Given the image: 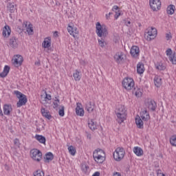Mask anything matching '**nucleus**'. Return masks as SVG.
Masks as SVG:
<instances>
[{
	"instance_id": "f257e3e1",
	"label": "nucleus",
	"mask_w": 176,
	"mask_h": 176,
	"mask_svg": "<svg viewBox=\"0 0 176 176\" xmlns=\"http://www.w3.org/2000/svg\"><path fill=\"white\" fill-rule=\"evenodd\" d=\"M116 114L117 116V122L120 124L123 123L124 120H126V118L127 116L124 106L122 104L119 105L118 108L116 110Z\"/></svg>"
},
{
	"instance_id": "f03ea898",
	"label": "nucleus",
	"mask_w": 176,
	"mask_h": 176,
	"mask_svg": "<svg viewBox=\"0 0 176 176\" xmlns=\"http://www.w3.org/2000/svg\"><path fill=\"white\" fill-rule=\"evenodd\" d=\"M96 32L98 36L100 38H107L108 36V28L105 25H101L100 22H97L96 24Z\"/></svg>"
},
{
	"instance_id": "7ed1b4c3",
	"label": "nucleus",
	"mask_w": 176,
	"mask_h": 176,
	"mask_svg": "<svg viewBox=\"0 0 176 176\" xmlns=\"http://www.w3.org/2000/svg\"><path fill=\"white\" fill-rule=\"evenodd\" d=\"M14 94H15L19 100L16 103L17 108H20L21 107H23V105H25L27 104V96L25 95L19 91H14Z\"/></svg>"
},
{
	"instance_id": "20e7f679",
	"label": "nucleus",
	"mask_w": 176,
	"mask_h": 176,
	"mask_svg": "<svg viewBox=\"0 0 176 176\" xmlns=\"http://www.w3.org/2000/svg\"><path fill=\"white\" fill-rule=\"evenodd\" d=\"M157 35V30L155 28H148L144 36L146 39V41H152L153 39H155Z\"/></svg>"
},
{
	"instance_id": "39448f33",
	"label": "nucleus",
	"mask_w": 176,
	"mask_h": 176,
	"mask_svg": "<svg viewBox=\"0 0 176 176\" xmlns=\"http://www.w3.org/2000/svg\"><path fill=\"white\" fill-rule=\"evenodd\" d=\"M104 151L101 149H98L94 151L93 157L96 162V163H103L104 160H105V157H104Z\"/></svg>"
},
{
	"instance_id": "423d86ee",
	"label": "nucleus",
	"mask_w": 176,
	"mask_h": 176,
	"mask_svg": "<svg viewBox=\"0 0 176 176\" xmlns=\"http://www.w3.org/2000/svg\"><path fill=\"white\" fill-rule=\"evenodd\" d=\"M124 155H126V151H124V148L123 147H118L113 154V158L116 162H120L123 157H124Z\"/></svg>"
},
{
	"instance_id": "0eeeda50",
	"label": "nucleus",
	"mask_w": 176,
	"mask_h": 176,
	"mask_svg": "<svg viewBox=\"0 0 176 176\" xmlns=\"http://www.w3.org/2000/svg\"><path fill=\"white\" fill-rule=\"evenodd\" d=\"M122 87L127 90V91H130L132 89H134V80L130 78H125L122 82Z\"/></svg>"
},
{
	"instance_id": "6e6552de",
	"label": "nucleus",
	"mask_w": 176,
	"mask_h": 176,
	"mask_svg": "<svg viewBox=\"0 0 176 176\" xmlns=\"http://www.w3.org/2000/svg\"><path fill=\"white\" fill-rule=\"evenodd\" d=\"M30 156L36 162L42 160V152L36 148L30 151Z\"/></svg>"
},
{
	"instance_id": "1a4fd4ad",
	"label": "nucleus",
	"mask_w": 176,
	"mask_h": 176,
	"mask_svg": "<svg viewBox=\"0 0 176 176\" xmlns=\"http://www.w3.org/2000/svg\"><path fill=\"white\" fill-rule=\"evenodd\" d=\"M150 6L154 12L160 10V6H162V2L160 0H150L149 1Z\"/></svg>"
},
{
	"instance_id": "9d476101",
	"label": "nucleus",
	"mask_w": 176,
	"mask_h": 176,
	"mask_svg": "<svg viewBox=\"0 0 176 176\" xmlns=\"http://www.w3.org/2000/svg\"><path fill=\"white\" fill-rule=\"evenodd\" d=\"M23 56L21 55H15L12 58V64L14 67H20L23 64Z\"/></svg>"
},
{
	"instance_id": "9b49d317",
	"label": "nucleus",
	"mask_w": 176,
	"mask_h": 176,
	"mask_svg": "<svg viewBox=\"0 0 176 176\" xmlns=\"http://www.w3.org/2000/svg\"><path fill=\"white\" fill-rule=\"evenodd\" d=\"M124 58H126V55H124L123 52H117L114 55V60L118 64L123 63L124 61Z\"/></svg>"
},
{
	"instance_id": "f8f14e48",
	"label": "nucleus",
	"mask_w": 176,
	"mask_h": 176,
	"mask_svg": "<svg viewBox=\"0 0 176 176\" xmlns=\"http://www.w3.org/2000/svg\"><path fill=\"white\" fill-rule=\"evenodd\" d=\"M23 27H25V28H26V31L28 35L34 34V29L32 28V24H31V22L24 21Z\"/></svg>"
},
{
	"instance_id": "ddd939ff",
	"label": "nucleus",
	"mask_w": 176,
	"mask_h": 176,
	"mask_svg": "<svg viewBox=\"0 0 176 176\" xmlns=\"http://www.w3.org/2000/svg\"><path fill=\"white\" fill-rule=\"evenodd\" d=\"M67 31L69 34H70V35H72V36H74V38H76V36H78V34H79L78 28L72 27L71 25L68 26Z\"/></svg>"
},
{
	"instance_id": "4468645a",
	"label": "nucleus",
	"mask_w": 176,
	"mask_h": 176,
	"mask_svg": "<svg viewBox=\"0 0 176 176\" xmlns=\"http://www.w3.org/2000/svg\"><path fill=\"white\" fill-rule=\"evenodd\" d=\"M76 113L78 116H84L85 110L82 108V103L78 102L76 108Z\"/></svg>"
},
{
	"instance_id": "2eb2a0df",
	"label": "nucleus",
	"mask_w": 176,
	"mask_h": 176,
	"mask_svg": "<svg viewBox=\"0 0 176 176\" xmlns=\"http://www.w3.org/2000/svg\"><path fill=\"white\" fill-rule=\"evenodd\" d=\"M140 117L141 118V119H142V120L144 122H148V120H149V119H151V116H149V113L146 110H142L140 112Z\"/></svg>"
},
{
	"instance_id": "dca6fc26",
	"label": "nucleus",
	"mask_w": 176,
	"mask_h": 176,
	"mask_svg": "<svg viewBox=\"0 0 176 176\" xmlns=\"http://www.w3.org/2000/svg\"><path fill=\"white\" fill-rule=\"evenodd\" d=\"M130 54L132 57H138L140 56V48L138 46H133L131 48Z\"/></svg>"
},
{
	"instance_id": "f3484780",
	"label": "nucleus",
	"mask_w": 176,
	"mask_h": 176,
	"mask_svg": "<svg viewBox=\"0 0 176 176\" xmlns=\"http://www.w3.org/2000/svg\"><path fill=\"white\" fill-rule=\"evenodd\" d=\"M11 32H12V30H10V27L9 25H6L3 28L2 35L4 38H9V36H10Z\"/></svg>"
},
{
	"instance_id": "a211bd4d",
	"label": "nucleus",
	"mask_w": 176,
	"mask_h": 176,
	"mask_svg": "<svg viewBox=\"0 0 176 176\" xmlns=\"http://www.w3.org/2000/svg\"><path fill=\"white\" fill-rule=\"evenodd\" d=\"M88 126L90 128L91 130L94 131L98 127V124L97 122L94 120H88Z\"/></svg>"
},
{
	"instance_id": "6ab92c4d",
	"label": "nucleus",
	"mask_w": 176,
	"mask_h": 176,
	"mask_svg": "<svg viewBox=\"0 0 176 176\" xmlns=\"http://www.w3.org/2000/svg\"><path fill=\"white\" fill-rule=\"evenodd\" d=\"M41 112L44 118L50 120L52 119V115H50V112L48 110H46L43 107H41Z\"/></svg>"
},
{
	"instance_id": "aec40b11",
	"label": "nucleus",
	"mask_w": 176,
	"mask_h": 176,
	"mask_svg": "<svg viewBox=\"0 0 176 176\" xmlns=\"http://www.w3.org/2000/svg\"><path fill=\"white\" fill-rule=\"evenodd\" d=\"M45 96H43V95H41V104H46L48 101H50L52 100V95L47 94L46 91H45Z\"/></svg>"
},
{
	"instance_id": "412c9836",
	"label": "nucleus",
	"mask_w": 176,
	"mask_h": 176,
	"mask_svg": "<svg viewBox=\"0 0 176 176\" xmlns=\"http://www.w3.org/2000/svg\"><path fill=\"white\" fill-rule=\"evenodd\" d=\"M135 123L138 129H144V121L139 116L135 118Z\"/></svg>"
},
{
	"instance_id": "4be33fe9",
	"label": "nucleus",
	"mask_w": 176,
	"mask_h": 176,
	"mask_svg": "<svg viewBox=\"0 0 176 176\" xmlns=\"http://www.w3.org/2000/svg\"><path fill=\"white\" fill-rule=\"evenodd\" d=\"M133 153L136 155V156H142L144 155V150L139 146H135L133 149Z\"/></svg>"
},
{
	"instance_id": "5701e85b",
	"label": "nucleus",
	"mask_w": 176,
	"mask_h": 176,
	"mask_svg": "<svg viewBox=\"0 0 176 176\" xmlns=\"http://www.w3.org/2000/svg\"><path fill=\"white\" fill-rule=\"evenodd\" d=\"M10 46L12 47V49H17L19 44L17 43V38L13 36L10 39Z\"/></svg>"
},
{
	"instance_id": "b1692460",
	"label": "nucleus",
	"mask_w": 176,
	"mask_h": 176,
	"mask_svg": "<svg viewBox=\"0 0 176 176\" xmlns=\"http://www.w3.org/2000/svg\"><path fill=\"white\" fill-rule=\"evenodd\" d=\"M13 109H12V105L10 104H5L3 107V113L4 115L9 116L10 115V112H12Z\"/></svg>"
},
{
	"instance_id": "393cba45",
	"label": "nucleus",
	"mask_w": 176,
	"mask_h": 176,
	"mask_svg": "<svg viewBox=\"0 0 176 176\" xmlns=\"http://www.w3.org/2000/svg\"><path fill=\"white\" fill-rule=\"evenodd\" d=\"M51 45H52V38L50 37L45 38L43 43V47L46 49L47 47H50Z\"/></svg>"
},
{
	"instance_id": "a878e982",
	"label": "nucleus",
	"mask_w": 176,
	"mask_h": 176,
	"mask_svg": "<svg viewBox=\"0 0 176 176\" xmlns=\"http://www.w3.org/2000/svg\"><path fill=\"white\" fill-rule=\"evenodd\" d=\"M9 71H10V67L8 65H6L4 67L3 71L0 73L1 78H6V76H8V74H9Z\"/></svg>"
},
{
	"instance_id": "bb28decb",
	"label": "nucleus",
	"mask_w": 176,
	"mask_h": 176,
	"mask_svg": "<svg viewBox=\"0 0 176 176\" xmlns=\"http://www.w3.org/2000/svg\"><path fill=\"white\" fill-rule=\"evenodd\" d=\"M73 77L74 78V80H76V82H79V80L82 79V73L78 70H75L73 74Z\"/></svg>"
},
{
	"instance_id": "cd10ccee",
	"label": "nucleus",
	"mask_w": 176,
	"mask_h": 176,
	"mask_svg": "<svg viewBox=\"0 0 176 176\" xmlns=\"http://www.w3.org/2000/svg\"><path fill=\"white\" fill-rule=\"evenodd\" d=\"M156 102H155L154 100H151L148 102V108L151 111H155L156 109Z\"/></svg>"
},
{
	"instance_id": "c85d7f7f",
	"label": "nucleus",
	"mask_w": 176,
	"mask_h": 176,
	"mask_svg": "<svg viewBox=\"0 0 176 176\" xmlns=\"http://www.w3.org/2000/svg\"><path fill=\"white\" fill-rule=\"evenodd\" d=\"M155 68L158 69V71H164V69H166V65L162 62H158L155 63Z\"/></svg>"
},
{
	"instance_id": "c756f323",
	"label": "nucleus",
	"mask_w": 176,
	"mask_h": 176,
	"mask_svg": "<svg viewBox=\"0 0 176 176\" xmlns=\"http://www.w3.org/2000/svg\"><path fill=\"white\" fill-rule=\"evenodd\" d=\"M35 138L41 144H46V138H45V136H42L41 135H36Z\"/></svg>"
},
{
	"instance_id": "7c9ffc66",
	"label": "nucleus",
	"mask_w": 176,
	"mask_h": 176,
	"mask_svg": "<svg viewBox=\"0 0 176 176\" xmlns=\"http://www.w3.org/2000/svg\"><path fill=\"white\" fill-rule=\"evenodd\" d=\"M154 84L157 87H160L162 86V78L160 76H155L154 78Z\"/></svg>"
},
{
	"instance_id": "2f4dec72",
	"label": "nucleus",
	"mask_w": 176,
	"mask_h": 176,
	"mask_svg": "<svg viewBox=\"0 0 176 176\" xmlns=\"http://www.w3.org/2000/svg\"><path fill=\"white\" fill-rule=\"evenodd\" d=\"M54 158V156L53 155V153H52L50 152L45 154V157H44V159L45 160V162H47V163L52 162V160Z\"/></svg>"
},
{
	"instance_id": "473e14b6",
	"label": "nucleus",
	"mask_w": 176,
	"mask_h": 176,
	"mask_svg": "<svg viewBox=\"0 0 176 176\" xmlns=\"http://www.w3.org/2000/svg\"><path fill=\"white\" fill-rule=\"evenodd\" d=\"M86 109L87 112L91 113V111L94 110V104H93L91 102H89L87 104Z\"/></svg>"
},
{
	"instance_id": "72a5a7b5",
	"label": "nucleus",
	"mask_w": 176,
	"mask_h": 176,
	"mask_svg": "<svg viewBox=\"0 0 176 176\" xmlns=\"http://www.w3.org/2000/svg\"><path fill=\"white\" fill-rule=\"evenodd\" d=\"M137 71L138 74H144V71H145L144 69V64L138 63L137 65Z\"/></svg>"
},
{
	"instance_id": "f704fd0d",
	"label": "nucleus",
	"mask_w": 176,
	"mask_h": 176,
	"mask_svg": "<svg viewBox=\"0 0 176 176\" xmlns=\"http://www.w3.org/2000/svg\"><path fill=\"white\" fill-rule=\"evenodd\" d=\"M175 6L174 5H170L167 8L168 14H174Z\"/></svg>"
},
{
	"instance_id": "c9c22d12",
	"label": "nucleus",
	"mask_w": 176,
	"mask_h": 176,
	"mask_svg": "<svg viewBox=\"0 0 176 176\" xmlns=\"http://www.w3.org/2000/svg\"><path fill=\"white\" fill-rule=\"evenodd\" d=\"M133 93L136 97H141V96H142V89L140 88H134Z\"/></svg>"
},
{
	"instance_id": "e433bc0d",
	"label": "nucleus",
	"mask_w": 176,
	"mask_h": 176,
	"mask_svg": "<svg viewBox=\"0 0 176 176\" xmlns=\"http://www.w3.org/2000/svg\"><path fill=\"white\" fill-rule=\"evenodd\" d=\"M68 151L72 156H75L76 153V148H75V147H74L73 146H70L68 147Z\"/></svg>"
},
{
	"instance_id": "4c0bfd02",
	"label": "nucleus",
	"mask_w": 176,
	"mask_h": 176,
	"mask_svg": "<svg viewBox=\"0 0 176 176\" xmlns=\"http://www.w3.org/2000/svg\"><path fill=\"white\" fill-rule=\"evenodd\" d=\"M170 144L172 146H176V135H173L170 138Z\"/></svg>"
},
{
	"instance_id": "58836bf2",
	"label": "nucleus",
	"mask_w": 176,
	"mask_h": 176,
	"mask_svg": "<svg viewBox=\"0 0 176 176\" xmlns=\"http://www.w3.org/2000/svg\"><path fill=\"white\" fill-rule=\"evenodd\" d=\"M8 8L10 13H13L16 10V7H14V4L12 3H8Z\"/></svg>"
},
{
	"instance_id": "ea45409f",
	"label": "nucleus",
	"mask_w": 176,
	"mask_h": 176,
	"mask_svg": "<svg viewBox=\"0 0 176 176\" xmlns=\"http://www.w3.org/2000/svg\"><path fill=\"white\" fill-rule=\"evenodd\" d=\"M34 176H45V173L39 170L34 173Z\"/></svg>"
},
{
	"instance_id": "a19ab883",
	"label": "nucleus",
	"mask_w": 176,
	"mask_h": 176,
	"mask_svg": "<svg viewBox=\"0 0 176 176\" xmlns=\"http://www.w3.org/2000/svg\"><path fill=\"white\" fill-rule=\"evenodd\" d=\"M105 38H102V40L98 39V43L100 47H104L105 46V41H104Z\"/></svg>"
},
{
	"instance_id": "79ce46f5",
	"label": "nucleus",
	"mask_w": 176,
	"mask_h": 176,
	"mask_svg": "<svg viewBox=\"0 0 176 176\" xmlns=\"http://www.w3.org/2000/svg\"><path fill=\"white\" fill-rule=\"evenodd\" d=\"M170 61H172L173 64H176V54L170 57Z\"/></svg>"
},
{
	"instance_id": "37998d69",
	"label": "nucleus",
	"mask_w": 176,
	"mask_h": 176,
	"mask_svg": "<svg viewBox=\"0 0 176 176\" xmlns=\"http://www.w3.org/2000/svg\"><path fill=\"white\" fill-rule=\"evenodd\" d=\"M166 41H170L173 38V36H171V32H168L166 34Z\"/></svg>"
},
{
	"instance_id": "c03bdc74",
	"label": "nucleus",
	"mask_w": 176,
	"mask_h": 176,
	"mask_svg": "<svg viewBox=\"0 0 176 176\" xmlns=\"http://www.w3.org/2000/svg\"><path fill=\"white\" fill-rule=\"evenodd\" d=\"M58 113L60 116H64L65 113H64V106L62 107V108L58 111Z\"/></svg>"
},
{
	"instance_id": "a18cd8bd",
	"label": "nucleus",
	"mask_w": 176,
	"mask_h": 176,
	"mask_svg": "<svg viewBox=\"0 0 176 176\" xmlns=\"http://www.w3.org/2000/svg\"><path fill=\"white\" fill-rule=\"evenodd\" d=\"M60 103V100L57 99V100H55L54 102V108H57V107H58V104Z\"/></svg>"
},
{
	"instance_id": "49530a36",
	"label": "nucleus",
	"mask_w": 176,
	"mask_h": 176,
	"mask_svg": "<svg viewBox=\"0 0 176 176\" xmlns=\"http://www.w3.org/2000/svg\"><path fill=\"white\" fill-rule=\"evenodd\" d=\"M171 53H173V51L171 50V49H168L166 50V55L167 56H171Z\"/></svg>"
},
{
	"instance_id": "de8ad7c7",
	"label": "nucleus",
	"mask_w": 176,
	"mask_h": 176,
	"mask_svg": "<svg viewBox=\"0 0 176 176\" xmlns=\"http://www.w3.org/2000/svg\"><path fill=\"white\" fill-rule=\"evenodd\" d=\"M119 16H120V12H116L115 19H118Z\"/></svg>"
},
{
	"instance_id": "09e8293b",
	"label": "nucleus",
	"mask_w": 176,
	"mask_h": 176,
	"mask_svg": "<svg viewBox=\"0 0 176 176\" xmlns=\"http://www.w3.org/2000/svg\"><path fill=\"white\" fill-rule=\"evenodd\" d=\"M119 9V7L118 6H114L112 8V10L115 12L116 10H118Z\"/></svg>"
},
{
	"instance_id": "8fccbe9b",
	"label": "nucleus",
	"mask_w": 176,
	"mask_h": 176,
	"mask_svg": "<svg viewBox=\"0 0 176 176\" xmlns=\"http://www.w3.org/2000/svg\"><path fill=\"white\" fill-rule=\"evenodd\" d=\"M130 24H131V22L130 21H126L125 22V25H126L127 27H129V25Z\"/></svg>"
},
{
	"instance_id": "3c124183",
	"label": "nucleus",
	"mask_w": 176,
	"mask_h": 176,
	"mask_svg": "<svg viewBox=\"0 0 176 176\" xmlns=\"http://www.w3.org/2000/svg\"><path fill=\"white\" fill-rule=\"evenodd\" d=\"M112 14V13L109 12V14H106V19L108 20L109 19V16Z\"/></svg>"
},
{
	"instance_id": "603ef678",
	"label": "nucleus",
	"mask_w": 176,
	"mask_h": 176,
	"mask_svg": "<svg viewBox=\"0 0 176 176\" xmlns=\"http://www.w3.org/2000/svg\"><path fill=\"white\" fill-rule=\"evenodd\" d=\"M92 176H100V173L96 172Z\"/></svg>"
},
{
	"instance_id": "864d4df0",
	"label": "nucleus",
	"mask_w": 176,
	"mask_h": 176,
	"mask_svg": "<svg viewBox=\"0 0 176 176\" xmlns=\"http://www.w3.org/2000/svg\"><path fill=\"white\" fill-rule=\"evenodd\" d=\"M157 176H166V175L162 173H157Z\"/></svg>"
},
{
	"instance_id": "5fc2aeb1",
	"label": "nucleus",
	"mask_w": 176,
	"mask_h": 176,
	"mask_svg": "<svg viewBox=\"0 0 176 176\" xmlns=\"http://www.w3.org/2000/svg\"><path fill=\"white\" fill-rule=\"evenodd\" d=\"M35 65H38V67H39V65H41V62L40 61L35 62Z\"/></svg>"
},
{
	"instance_id": "6e6d98bb",
	"label": "nucleus",
	"mask_w": 176,
	"mask_h": 176,
	"mask_svg": "<svg viewBox=\"0 0 176 176\" xmlns=\"http://www.w3.org/2000/svg\"><path fill=\"white\" fill-rule=\"evenodd\" d=\"M113 176H121L119 173H116Z\"/></svg>"
},
{
	"instance_id": "4d7b16f0",
	"label": "nucleus",
	"mask_w": 176,
	"mask_h": 176,
	"mask_svg": "<svg viewBox=\"0 0 176 176\" xmlns=\"http://www.w3.org/2000/svg\"><path fill=\"white\" fill-rule=\"evenodd\" d=\"M80 63H81V64H85V61L81 60V61H80Z\"/></svg>"
},
{
	"instance_id": "13d9d810",
	"label": "nucleus",
	"mask_w": 176,
	"mask_h": 176,
	"mask_svg": "<svg viewBox=\"0 0 176 176\" xmlns=\"http://www.w3.org/2000/svg\"><path fill=\"white\" fill-rule=\"evenodd\" d=\"M54 35H57V32H55V33L54 34Z\"/></svg>"
},
{
	"instance_id": "bf43d9fd",
	"label": "nucleus",
	"mask_w": 176,
	"mask_h": 176,
	"mask_svg": "<svg viewBox=\"0 0 176 176\" xmlns=\"http://www.w3.org/2000/svg\"><path fill=\"white\" fill-rule=\"evenodd\" d=\"M85 168L87 170L89 168V166H85Z\"/></svg>"
}]
</instances>
